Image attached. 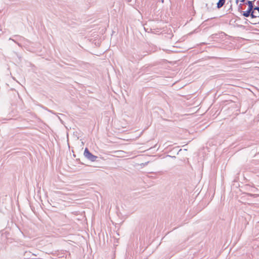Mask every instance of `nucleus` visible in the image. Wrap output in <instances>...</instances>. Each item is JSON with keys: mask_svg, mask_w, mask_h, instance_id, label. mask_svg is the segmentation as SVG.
I'll list each match as a JSON object with an SVG mask.
<instances>
[{"mask_svg": "<svg viewBox=\"0 0 259 259\" xmlns=\"http://www.w3.org/2000/svg\"><path fill=\"white\" fill-rule=\"evenodd\" d=\"M167 156L171 157H172V158H176V156H171L170 155H167Z\"/></svg>", "mask_w": 259, "mask_h": 259, "instance_id": "obj_10", "label": "nucleus"}, {"mask_svg": "<svg viewBox=\"0 0 259 259\" xmlns=\"http://www.w3.org/2000/svg\"><path fill=\"white\" fill-rule=\"evenodd\" d=\"M253 10L254 11H256V12H259V6H254L253 7Z\"/></svg>", "mask_w": 259, "mask_h": 259, "instance_id": "obj_6", "label": "nucleus"}, {"mask_svg": "<svg viewBox=\"0 0 259 259\" xmlns=\"http://www.w3.org/2000/svg\"><path fill=\"white\" fill-rule=\"evenodd\" d=\"M225 2H226L225 0H219V2L217 4V7L218 9H220L225 4Z\"/></svg>", "mask_w": 259, "mask_h": 259, "instance_id": "obj_4", "label": "nucleus"}, {"mask_svg": "<svg viewBox=\"0 0 259 259\" xmlns=\"http://www.w3.org/2000/svg\"><path fill=\"white\" fill-rule=\"evenodd\" d=\"M242 6V4H239V9H240Z\"/></svg>", "mask_w": 259, "mask_h": 259, "instance_id": "obj_7", "label": "nucleus"}, {"mask_svg": "<svg viewBox=\"0 0 259 259\" xmlns=\"http://www.w3.org/2000/svg\"><path fill=\"white\" fill-rule=\"evenodd\" d=\"M239 0H235V2L236 4H238L239 3Z\"/></svg>", "mask_w": 259, "mask_h": 259, "instance_id": "obj_8", "label": "nucleus"}, {"mask_svg": "<svg viewBox=\"0 0 259 259\" xmlns=\"http://www.w3.org/2000/svg\"><path fill=\"white\" fill-rule=\"evenodd\" d=\"M10 40H11V38H10ZM12 40L13 41H14V39H12Z\"/></svg>", "mask_w": 259, "mask_h": 259, "instance_id": "obj_13", "label": "nucleus"}, {"mask_svg": "<svg viewBox=\"0 0 259 259\" xmlns=\"http://www.w3.org/2000/svg\"><path fill=\"white\" fill-rule=\"evenodd\" d=\"M246 1V0H241L240 2L241 3H244Z\"/></svg>", "mask_w": 259, "mask_h": 259, "instance_id": "obj_9", "label": "nucleus"}, {"mask_svg": "<svg viewBox=\"0 0 259 259\" xmlns=\"http://www.w3.org/2000/svg\"><path fill=\"white\" fill-rule=\"evenodd\" d=\"M17 55V57H18V58H19V60H20V59H21V57L19 56L18 55Z\"/></svg>", "mask_w": 259, "mask_h": 259, "instance_id": "obj_11", "label": "nucleus"}, {"mask_svg": "<svg viewBox=\"0 0 259 259\" xmlns=\"http://www.w3.org/2000/svg\"><path fill=\"white\" fill-rule=\"evenodd\" d=\"M251 11L252 10L247 9L246 11H243L242 14L243 16H244L245 17H251Z\"/></svg>", "mask_w": 259, "mask_h": 259, "instance_id": "obj_3", "label": "nucleus"}, {"mask_svg": "<svg viewBox=\"0 0 259 259\" xmlns=\"http://www.w3.org/2000/svg\"><path fill=\"white\" fill-rule=\"evenodd\" d=\"M251 11V18L259 17V12H257L256 11H255L253 10H252Z\"/></svg>", "mask_w": 259, "mask_h": 259, "instance_id": "obj_5", "label": "nucleus"}, {"mask_svg": "<svg viewBox=\"0 0 259 259\" xmlns=\"http://www.w3.org/2000/svg\"><path fill=\"white\" fill-rule=\"evenodd\" d=\"M246 4L248 5L247 9L252 10H253L254 5V1H246Z\"/></svg>", "mask_w": 259, "mask_h": 259, "instance_id": "obj_2", "label": "nucleus"}, {"mask_svg": "<svg viewBox=\"0 0 259 259\" xmlns=\"http://www.w3.org/2000/svg\"><path fill=\"white\" fill-rule=\"evenodd\" d=\"M83 155L85 158L91 160V161H96V159L98 158L97 156L93 155L92 153H91L87 148L85 149Z\"/></svg>", "mask_w": 259, "mask_h": 259, "instance_id": "obj_1", "label": "nucleus"}, {"mask_svg": "<svg viewBox=\"0 0 259 259\" xmlns=\"http://www.w3.org/2000/svg\"><path fill=\"white\" fill-rule=\"evenodd\" d=\"M162 3L164 2V0H161Z\"/></svg>", "mask_w": 259, "mask_h": 259, "instance_id": "obj_12", "label": "nucleus"}]
</instances>
